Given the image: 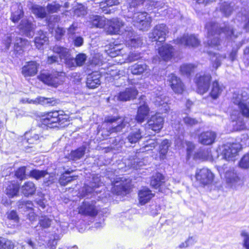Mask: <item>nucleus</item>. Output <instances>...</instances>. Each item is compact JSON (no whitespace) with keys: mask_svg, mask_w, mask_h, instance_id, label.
<instances>
[{"mask_svg":"<svg viewBox=\"0 0 249 249\" xmlns=\"http://www.w3.org/2000/svg\"><path fill=\"white\" fill-rule=\"evenodd\" d=\"M211 75L209 73L196 74L195 82L197 86V91L200 94L207 92L210 88Z\"/></svg>","mask_w":249,"mask_h":249,"instance_id":"nucleus-8","label":"nucleus"},{"mask_svg":"<svg viewBox=\"0 0 249 249\" xmlns=\"http://www.w3.org/2000/svg\"><path fill=\"white\" fill-rule=\"evenodd\" d=\"M122 178H117L112 182V192L117 195L125 194L127 191V187L126 183L122 179Z\"/></svg>","mask_w":249,"mask_h":249,"instance_id":"nucleus-19","label":"nucleus"},{"mask_svg":"<svg viewBox=\"0 0 249 249\" xmlns=\"http://www.w3.org/2000/svg\"><path fill=\"white\" fill-rule=\"evenodd\" d=\"M26 141L23 142L25 148L27 150V148H32L33 146L30 145L32 144H37L39 141V136L35 134L33 131L26 132L25 135Z\"/></svg>","mask_w":249,"mask_h":249,"instance_id":"nucleus-25","label":"nucleus"},{"mask_svg":"<svg viewBox=\"0 0 249 249\" xmlns=\"http://www.w3.org/2000/svg\"><path fill=\"white\" fill-rule=\"evenodd\" d=\"M87 58V56L86 54L83 53L78 54L75 58L76 66L80 67L83 66L86 61Z\"/></svg>","mask_w":249,"mask_h":249,"instance_id":"nucleus-55","label":"nucleus"},{"mask_svg":"<svg viewBox=\"0 0 249 249\" xmlns=\"http://www.w3.org/2000/svg\"><path fill=\"white\" fill-rule=\"evenodd\" d=\"M59 8L60 5L55 2L51 4H48L47 6V9L48 12L50 13L57 12Z\"/></svg>","mask_w":249,"mask_h":249,"instance_id":"nucleus-63","label":"nucleus"},{"mask_svg":"<svg viewBox=\"0 0 249 249\" xmlns=\"http://www.w3.org/2000/svg\"><path fill=\"white\" fill-rule=\"evenodd\" d=\"M65 121L64 115L59 114L58 111L48 112L42 119V124L50 128L57 127L58 124H61Z\"/></svg>","mask_w":249,"mask_h":249,"instance_id":"nucleus-5","label":"nucleus"},{"mask_svg":"<svg viewBox=\"0 0 249 249\" xmlns=\"http://www.w3.org/2000/svg\"><path fill=\"white\" fill-rule=\"evenodd\" d=\"M119 118L115 117H109L105 120L104 124L108 127V132L110 134L117 132L130 126L129 118L125 117L122 121H119Z\"/></svg>","mask_w":249,"mask_h":249,"instance_id":"nucleus-3","label":"nucleus"},{"mask_svg":"<svg viewBox=\"0 0 249 249\" xmlns=\"http://www.w3.org/2000/svg\"><path fill=\"white\" fill-rule=\"evenodd\" d=\"M226 58V55H221L217 53H213V55L211 58L212 62L213 63V67L217 69L221 65V61L222 60Z\"/></svg>","mask_w":249,"mask_h":249,"instance_id":"nucleus-50","label":"nucleus"},{"mask_svg":"<svg viewBox=\"0 0 249 249\" xmlns=\"http://www.w3.org/2000/svg\"><path fill=\"white\" fill-rule=\"evenodd\" d=\"M125 56L124 60L123 62H121L120 63H122L136 61L141 57V54L140 53L133 52L130 53L128 56L125 55Z\"/></svg>","mask_w":249,"mask_h":249,"instance_id":"nucleus-54","label":"nucleus"},{"mask_svg":"<svg viewBox=\"0 0 249 249\" xmlns=\"http://www.w3.org/2000/svg\"><path fill=\"white\" fill-rule=\"evenodd\" d=\"M225 177L227 183L231 186L235 185L240 180L237 174L232 170L227 171Z\"/></svg>","mask_w":249,"mask_h":249,"instance_id":"nucleus-37","label":"nucleus"},{"mask_svg":"<svg viewBox=\"0 0 249 249\" xmlns=\"http://www.w3.org/2000/svg\"><path fill=\"white\" fill-rule=\"evenodd\" d=\"M176 43L189 47H196L200 44V41L194 35L184 34L175 40Z\"/></svg>","mask_w":249,"mask_h":249,"instance_id":"nucleus-15","label":"nucleus"},{"mask_svg":"<svg viewBox=\"0 0 249 249\" xmlns=\"http://www.w3.org/2000/svg\"><path fill=\"white\" fill-rule=\"evenodd\" d=\"M122 35L124 38L126 45L129 47L136 48L142 44V40L135 34L131 27H127Z\"/></svg>","mask_w":249,"mask_h":249,"instance_id":"nucleus-7","label":"nucleus"},{"mask_svg":"<svg viewBox=\"0 0 249 249\" xmlns=\"http://www.w3.org/2000/svg\"><path fill=\"white\" fill-rule=\"evenodd\" d=\"M232 102L238 106L243 116L249 118V99H245L241 94L234 93Z\"/></svg>","mask_w":249,"mask_h":249,"instance_id":"nucleus-11","label":"nucleus"},{"mask_svg":"<svg viewBox=\"0 0 249 249\" xmlns=\"http://www.w3.org/2000/svg\"><path fill=\"white\" fill-rule=\"evenodd\" d=\"M86 148V146L83 145L75 150L71 151L69 155L70 159L72 160H77L80 159L85 154Z\"/></svg>","mask_w":249,"mask_h":249,"instance_id":"nucleus-36","label":"nucleus"},{"mask_svg":"<svg viewBox=\"0 0 249 249\" xmlns=\"http://www.w3.org/2000/svg\"><path fill=\"white\" fill-rule=\"evenodd\" d=\"M216 137V133L213 131H206L198 135V142L204 145H210L213 143Z\"/></svg>","mask_w":249,"mask_h":249,"instance_id":"nucleus-20","label":"nucleus"},{"mask_svg":"<svg viewBox=\"0 0 249 249\" xmlns=\"http://www.w3.org/2000/svg\"><path fill=\"white\" fill-rule=\"evenodd\" d=\"M241 149V145L238 143H227L224 146L222 153L226 160H233Z\"/></svg>","mask_w":249,"mask_h":249,"instance_id":"nucleus-14","label":"nucleus"},{"mask_svg":"<svg viewBox=\"0 0 249 249\" xmlns=\"http://www.w3.org/2000/svg\"><path fill=\"white\" fill-rule=\"evenodd\" d=\"M119 3V0H103V1L100 2L99 6L100 8L103 9V11H105L106 6L110 7L118 5Z\"/></svg>","mask_w":249,"mask_h":249,"instance_id":"nucleus-53","label":"nucleus"},{"mask_svg":"<svg viewBox=\"0 0 249 249\" xmlns=\"http://www.w3.org/2000/svg\"><path fill=\"white\" fill-rule=\"evenodd\" d=\"M173 52L174 48L168 44L162 46L159 49V54L164 61L169 60L173 56Z\"/></svg>","mask_w":249,"mask_h":249,"instance_id":"nucleus-23","label":"nucleus"},{"mask_svg":"<svg viewBox=\"0 0 249 249\" xmlns=\"http://www.w3.org/2000/svg\"><path fill=\"white\" fill-rule=\"evenodd\" d=\"M129 70L133 75H141L144 72L149 73L150 70L144 63H136L129 67Z\"/></svg>","mask_w":249,"mask_h":249,"instance_id":"nucleus-28","label":"nucleus"},{"mask_svg":"<svg viewBox=\"0 0 249 249\" xmlns=\"http://www.w3.org/2000/svg\"><path fill=\"white\" fill-rule=\"evenodd\" d=\"M168 32V29L166 25L160 24L154 27L152 32L149 34L148 36L152 41L161 43L165 40Z\"/></svg>","mask_w":249,"mask_h":249,"instance_id":"nucleus-9","label":"nucleus"},{"mask_svg":"<svg viewBox=\"0 0 249 249\" xmlns=\"http://www.w3.org/2000/svg\"><path fill=\"white\" fill-rule=\"evenodd\" d=\"M196 68V66L193 64H184L180 66V71L182 74L189 76L194 72Z\"/></svg>","mask_w":249,"mask_h":249,"instance_id":"nucleus-43","label":"nucleus"},{"mask_svg":"<svg viewBox=\"0 0 249 249\" xmlns=\"http://www.w3.org/2000/svg\"><path fill=\"white\" fill-rule=\"evenodd\" d=\"M164 119L160 114L151 117L147 122L149 128L154 131L159 132L163 127Z\"/></svg>","mask_w":249,"mask_h":249,"instance_id":"nucleus-17","label":"nucleus"},{"mask_svg":"<svg viewBox=\"0 0 249 249\" xmlns=\"http://www.w3.org/2000/svg\"><path fill=\"white\" fill-rule=\"evenodd\" d=\"M36 99L38 103L43 105H49L50 106H54L56 103V101L53 98H48L43 97H39Z\"/></svg>","mask_w":249,"mask_h":249,"instance_id":"nucleus-56","label":"nucleus"},{"mask_svg":"<svg viewBox=\"0 0 249 249\" xmlns=\"http://www.w3.org/2000/svg\"><path fill=\"white\" fill-rule=\"evenodd\" d=\"M19 188V185L17 183L10 182L6 188V194L11 197L17 196L18 193Z\"/></svg>","mask_w":249,"mask_h":249,"instance_id":"nucleus-39","label":"nucleus"},{"mask_svg":"<svg viewBox=\"0 0 249 249\" xmlns=\"http://www.w3.org/2000/svg\"><path fill=\"white\" fill-rule=\"evenodd\" d=\"M124 25V23L122 20L118 18H113L109 21L107 32L110 34H119Z\"/></svg>","mask_w":249,"mask_h":249,"instance_id":"nucleus-22","label":"nucleus"},{"mask_svg":"<svg viewBox=\"0 0 249 249\" xmlns=\"http://www.w3.org/2000/svg\"><path fill=\"white\" fill-rule=\"evenodd\" d=\"M165 182L164 176L160 173H156L154 175L151 179L150 185L155 189L158 188Z\"/></svg>","mask_w":249,"mask_h":249,"instance_id":"nucleus-35","label":"nucleus"},{"mask_svg":"<svg viewBox=\"0 0 249 249\" xmlns=\"http://www.w3.org/2000/svg\"><path fill=\"white\" fill-rule=\"evenodd\" d=\"M183 121L184 123L187 126H192L198 124V121L195 118H193L186 115L183 117Z\"/></svg>","mask_w":249,"mask_h":249,"instance_id":"nucleus-57","label":"nucleus"},{"mask_svg":"<svg viewBox=\"0 0 249 249\" xmlns=\"http://www.w3.org/2000/svg\"><path fill=\"white\" fill-rule=\"evenodd\" d=\"M47 176L49 177H50L48 173L46 171L44 170H38L36 169H34L30 171L29 176L31 178H35L36 180L42 178H45Z\"/></svg>","mask_w":249,"mask_h":249,"instance_id":"nucleus-45","label":"nucleus"},{"mask_svg":"<svg viewBox=\"0 0 249 249\" xmlns=\"http://www.w3.org/2000/svg\"><path fill=\"white\" fill-rule=\"evenodd\" d=\"M243 237V246L246 249H249V234L245 232L241 233Z\"/></svg>","mask_w":249,"mask_h":249,"instance_id":"nucleus-64","label":"nucleus"},{"mask_svg":"<svg viewBox=\"0 0 249 249\" xmlns=\"http://www.w3.org/2000/svg\"><path fill=\"white\" fill-rule=\"evenodd\" d=\"M207 31L208 40L207 44L212 47H217L220 45V37H225L228 40H232L237 35L234 34L233 28L229 25H225L224 27L218 28L217 23L209 22L205 25Z\"/></svg>","mask_w":249,"mask_h":249,"instance_id":"nucleus-1","label":"nucleus"},{"mask_svg":"<svg viewBox=\"0 0 249 249\" xmlns=\"http://www.w3.org/2000/svg\"><path fill=\"white\" fill-rule=\"evenodd\" d=\"M21 190L24 196H29L35 194L36 188L33 182L27 181L21 186Z\"/></svg>","mask_w":249,"mask_h":249,"instance_id":"nucleus-32","label":"nucleus"},{"mask_svg":"<svg viewBox=\"0 0 249 249\" xmlns=\"http://www.w3.org/2000/svg\"><path fill=\"white\" fill-rule=\"evenodd\" d=\"M91 22L93 26L100 28H103L106 24L105 18L97 15L93 16Z\"/></svg>","mask_w":249,"mask_h":249,"instance_id":"nucleus-46","label":"nucleus"},{"mask_svg":"<svg viewBox=\"0 0 249 249\" xmlns=\"http://www.w3.org/2000/svg\"><path fill=\"white\" fill-rule=\"evenodd\" d=\"M153 100L155 105L159 107L162 112L166 113L169 109V107L167 104L168 98L163 95V91L159 89H156L152 92Z\"/></svg>","mask_w":249,"mask_h":249,"instance_id":"nucleus-10","label":"nucleus"},{"mask_svg":"<svg viewBox=\"0 0 249 249\" xmlns=\"http://www.w3.org/2000/svg\"><path fill=\"white\" fill-rule=\"evenodd\" d=\"M39 66L36 61L28 62L22 67L21 73L25 77L33 76L36 74Z\"/></svg>","mask_w":249,"mask_h":249,"instance_id":"nucleus-21","label":"nucleus"},{"mask_svg":"<svg viewBox=\"0 0 249 249\" xmlns=\"http://www.w3.org/2000/svg\"><path fill=\"white\" fill-rule=\"evenodd\" d=\"M195 158L202 160H208L211 158V150L209 149L200 150L195 154Z\"/></svg>","mask_w":249,"mask_h":249,"instance_id":"nucleus-47","label":"nucleus"},{"mask_svg":"<svg viewBox=\"0 0 249 249\" xmlns=\"http://www.w3.org/2000/svg\"><path fill=\"white\" fill-rule=\"evenodd\" d=\"M48 41V37L46 36V34L42 31L38 32L37 36L35 37L34 43L36 48L41 49L42 46L47 43Z\"/></svg>","mask_w":249,"mask_h":249,"instance_id":"nucleus-33","label":"nucleus"},{"mask_svg":"<svg viewBox=\"0 0 249 249\" xmlns=\"http://www.w3.org/2000/svg\"><path fill=\"white\" fill-rule=\"evenodd\" d=\"M142 138V133L140 129L135 128L129 133L126 140L130 143H136Z\"/></svg>","mask_w":249,"mask_h":249,"instance_id":"nucleus-31","label":"nucleus"},{"mask_svg":"<svg viewBox=\"0 0 249 249\" xmlns=\"http://www.w3.org/2000/svg\"><path fill=\"white\" fill-rule=\"evenodd\" d=\"M94 200L85 201L78 208L79 213L82 215L95 216L98 213V210Z\"/></svg>","mask_w":249,"mask_h":249,"instance_id":"nucleus-13","label":"nucleus"},{"mask_svg":"<svg viewBox=\"0 0 249 249\" xmlns=\"http://www.w3.org/2000/svg\"><path fill=\"white\" fill-rule=\"evenodd\" d=\"M60 20V18L56 15L51 16L48 19V25L50 27H53L56 23H58Z\"/></svg>","mask_w":249,"mask_h":249,"instance_id":"nucleus-62","label":"nucleus"},{"mask_svg":"<svg viewBox=\"0 0 249 249\" xmlns=\"http://www.w3.org/2000/svg\"><path fill=\"white\" fill-rule=\"evenodd\" d=\"M1 249H13L14 243L11 240L5 238L0 239Z\"/></svg>","mask_w":249,"mask_h":249,"instance_id":"nucleus-52","label":"nucleus"},{"mask_svg":"<svg viewBox=\"0 0 249 249\" xmlns=\"http://www.w3.org/2000/svg\"><path fill=\"white\" fill-rule=\"evenodd\" d=\"M169 141L167 140L163 141L160 146V158L164 159L165 158L166 154L168 151L169 147Z\"/></svg>","mask_w":249,"mask_h":249,"instance_id":"nucleus-49","label":"nucleus"},{"mask_svg":"<svg viewBox=\"0 0 249 249\" xmlns=\"http://www.w3.org/2000/svg\"><path fill=\"white\" fill-rule=\"evenodd\" d=\"M100 74L97 71L89 74L87 79V85L90 89H94L100 85Z\"/></svg>","mask_w":249,"mask_h":249,"instance_id":"nucleus-24","label":"nucleus"},{"mask_svg":"<svg viewBox=\"0 0 249 249\" xmlns=\"http://www.w3.org/2000/svg\"><path fill=\"white\" fill-rule=\"evenodd\" d=\"M53 52L59 55V58L63 61L66 66L69 68L76 67L75 59L71 56L68 49L58 45L53 47Z\"/></svg>","mask_w":249,"mask_h":249,"instance_id":"nucleus-4","label":"nucleus"},{"mask_svg":"<svg viewBox=\"0 0 249 249\" xmlns=\"http://www.w3.org/2000/svg\"><path fill=\"white\" fill-rule=\"evenodd\" d=\"M136 8L130 5L126 13L125 10H123L124 15L128 21L131 22L134 26L140 30L147 31L150 27L152 21L151 17L146 12H136Z\"/></svg>","mask_w":249,"mask_h":249,"instance_id":"nucleus-2","label":"nucleus"},{"mask_svg":"<svg viewBox=\"0 0 249 249\" xmlns=\"http://www.w3.org/2000/svg\"><path fill=\"white\" fill-rule=\"evenodd\" d=\"M138 93L137 89L134 86H131L121 91L118 96V99L122 101H129L135 98Z\"/></svg>","mask_w":249,"mask_h":249,"instance_id":"nucleus-18","label":"nucleus"},{"mask_svg":"<svg viewBox=\"0 0 249 249\" xmlns=\"http://www.w3.org/2000/svg\"><path fill=\"white\" fill-rule=\"evenodd\" d=\"M14 52L18 54H20L22 52L24 48L28 44L29 42L27 40L22 39L20 37H18L15 36L14 38Z\"/></svg>","mask_w":249,"mask_h":249,"instance_id":"nucleus-29","label":"nucleus"},{"mask_svg":"<svg viewBox=\"0 0 249 249\" xmlns=\"http://www.w3.org/2000/svg\"><path fill=\"white\" fill-rule=\"evenodd\" d=\"M32 12L37 17L43 18L46 16L45 8L38 5H33L31 7Z\"/></svg>","mask_w":249,"mask_h":249,"instance_id":"nucleus-42","label":"nucleus"},{"mask_svg":"<svg viewBox=\"0 0 249 249\" xmlns=\"http://www.w3.org/2000/svg\"><path fill=\"white\" fill-rule=\"evenodd\" d=\"M62 74V72L57 71L52 73L43 72L38 76V78L46 84L56 87L63 82Z\"/></svg>","mask_w":249,"mask_h":249,"instance_id":"nucleus-6","label":"nucleus"},{"mask_svg":"<svg viewBox=\"0 0 249 249\" xmlns=\"http://www.w3.org/2000/svg\"><path fill=\"white\" fill-rule=\"evenodd\" d=\"M74 14L77 17L83 16L87 14L86 8L82 5H79L74 10Z\"/></svg>","mask_w":249,"mask_h":249,"instance_id":"nucleus-60","label":"nucleus"},{"mask_svg":"<svg viewBox=\"0 0 249 249\" xmlns=\"http://www.w3.org/2000/svg\"><path fill=\"white\" fill-rule=\"evenodd\" d=\"M239 166L242 168H249V154L245 155L239 162Z\"/></svg>","mask_w":249,"mask_h":249,"instance_id":"nucleus-59","label":"nucleus"},{"mask_svg":"<svg viewBox=\"0 0 249 249\" xmlns=\"http://www.w3.org/2000/svg\"><path fill=\"white\" fill-rule=\"evenodd\" d=\"M167 82L176 93H182L184 90V85L179 78L173 73L169 75L167 78Z\"/></svg>","mask_w":249,"mask_h":249,"instance_id":"nucleus-16","label":"nucleus"},{"mask_svg":"<svg viewBox=\"0 0 249 249\" xmlns=\"http://www.w3.org/2000/svg\"><path fill=\"white\" fill-rule=\"evenodd\" d=\"M195 177L196 180L203 185L211 183L214 178L212 172L206 168L197 169L196 172Z\"/></svg>","mask_w":249,"mask_h":249,"instance_id":"nucleus-12","label":"nucleus"},{"mask_svg":"<svg viewBox=\"0 0 249 249\" xmlns=\"http://www.w3.org/2000/svg\"><path fill=\"white\" fill-rule=\"evenodd\" d=\"M223 89V86L220 85L216 80L213 81L210 92V95L212 98L213 99H217L221 94Z\"/></svg>","mask_w":249,"mask_h":249,"instance_id":"nucleus-34","label":"nucleus"},{"mask_svg":"<svg viewBox=\"0 0 249 249\" xmlns=\"http://www.w3.org/2000/svg\"><path fill=\"white\" fill-rule=\"evenodd\" d=\"M52 222V220L47 216H42L39 219L38 224L42 229H45L51 226Z\"/></svg>","mask_w":249,"mask_h":249,"instance_id":"nucleus-48","label":"nucleus"},{"mask_svg":"<svg viewBox=\"0 0 249 249\" xmlns=\"http://www.w3.org/2000/svg\"><path fill=\"white\" fill-rule=\"evenodd\" d=\"M26 167L22 166L18 169L15 172V176L16 177L20 180H23L26 177Z\"/></svg>","mask_w":249,"mask_h":249,"instance_id":"nucleus-58","label":"nucleus"},{"mask_svg":"<svg viewBox=\"0 0 249 249\" xmlns=\"http://www.w3.org/2000/svg\"><path fill=\"white\" fill-rule=\"evenodd\" d=\"M159 143V142L155 140H149L147 142V144L144 146L145 151L152 150Z\"/></svg>","mask_w":249,"mask_h":249,"instance_id":"nucleus-61","label":"nucleus"},{"mask_svg":"<svg viewBox=\"0 0 249 249\" xmlns=\"http://www.w3.org/2000/svg\"><path fill=\"white\" fill-rule=\"evenodd\" d=\"M71 173V171L67 170L64 174L61 175L59 179V182L61 185L65 186L71 180L75 179L76 176H68Z\"/></svg>","mask_w":249,"mask_h":249,"instance_id":"nucleus-44","label":"nucleus"},{"mask_svg":"<svg viewBox=\"0 0 249 249\" xmlns=\"http://www.w3.org/2000/svg\"><path fill=\"white\" fill-rule=\"evenodd\" d=\"M23 15V12L22 11V7L20 4L18 6V10L12 14L11 19L16 23L18 22Z\"/></svg>","mask_w":249,"mask_h":249,"instance_id":"nucleus-51","label":"nucleus"},{"mask_svg":"<svg viewBox=\"0 0 249 249\" xmlns=\"http://www.w3.org/2000/svg\"><path fill=\"white\" fill-rule=\"evenodd\" d=\"M144 151H142L138 153V155L135 154V156L129 160L128 166L132 168L137 169L145 164L143 159H141V153H143Z\"/></svg>","mask_w":249,"mask_h":249,"instance_id":"nucleus-30","label":"nucleus"},{"mask_svg":"<svg viewBox=\"0 0 249 249\" xmlns=\"http://www.w3.org/2000/svg\"><path fill=\"white\" fill-rule=\"evenodd\" d=\"M234 5L233 3L224 2L221 4L220 10L224 16L229 17L234 10Z\"/></svg>","mask_w":249,"mask_h":249,"instance_id":"nucleus-38","label":"nucleus"},{"mask_svg":"<svg viewBox=\"0 0 249 249\" xmlns=\"http://www.w3.org/2000/svg\"><path fill=\"white\" fill-rule=\"evenodd\" d=\"M15 38V34L14 33L8 34L4 36V37L2 38L1 44L2 47H3L2 50L4 52H7L9 50L12 42L14 41Z\"/></svg>","mask_w":249,"mask_h":249,"instance_id":"nucleus-40","label":"nucleus"},{"mask_svg":"<svg viewBox=\"0 0 249 249\" xmlns=\"http://www.w3.org/2000/svg\"><path fill=\"white\" fill-rule=\"evenodd\" d=\"M34 25L28 20H22L21 23L19 25V28L28 36L30 35V33L34 29Z\"/></svg>","mask_w":249,"mask_h":249,"instance_id":"nucleus-41","label":"nucleus"},{"mask_svg":"<svg viewBox=\"0 0 249 249\" xmlns=\"http://www.w3.org/2000/svg\"><path fill=\"white\" fill-rule=\"evenodd\" d=\"M139 202L141 205H144L154 196L151 191L148 188H143L139 192Z\"/></svg>","mask_w":249,"mask_h":249,"instance_id":"nucleus-27","label":"nucleus"},{"mask_svg":"<svg viewBox=\"0 0 249 249\" xmlns=\"http://www.w3.org/2000/svg\"><path fill=\"white\" fill-rule=\"evenodd\" d=\"M149 108L146 104L144 103L141 105L138 109L137 114L136 116V121L139 123L143 122L149 115Z\"/></svg>","mask_w":249,"mask_h":249,"instance_id":"nucleus-26","label":"nucleus"}]
</instances>
